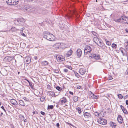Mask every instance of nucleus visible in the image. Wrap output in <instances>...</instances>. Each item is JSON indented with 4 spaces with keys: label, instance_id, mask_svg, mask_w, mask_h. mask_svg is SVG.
I'll list each match as a JSON object with an SVG mask.
<instances>
[{
    "label": "nucleus",
    "instance_id": "obj_24",
    "mask_svg": "<svg viewBox=\"0 0 128 128\" xmlns=\"http://www.w3.org/2000/svg\"><path fill=\"white\" fill-rule=\"evenodd\" d=\"M19 104L21 106H25V104L24 102L22 100H20L19 101Z\"/></svg>",
    "mask_w": 128,
    "mask_h": 128
},
{
    "label": "nucleus",
    "instance_id": "obj_11",
    "mask_svg": "<svg viewBox=\"0 0 128 128\" xmlns=\"http://www.w3.org/2000/svg\"><path fill=\"white\" fill-rule=\"evenodd\" d=\"M60 104L61 105H63V104H65L68 102L66 98L64 97L60 98Z\"/></svg>",
    "mask_w": 128,
    "mask_h": 128
},
{
    "label": "nucleus",
    "instance_id": "obj_59",
    "mask_svg": "<svg viewBox=\"0 0 128 128\" xmlns=\"http://www.w3.org/2000/svg\"><path fill=\"white\" fill-rule=\"evenodd\" d=\"M3 114V113L2 112H1L0 114L1 115V116H2Z\"/></svg>",
    "mask_w": 128,
    "mask_h": 128
},
{
    "label": "nucleus",
    "instance_id": "obj_31",
    "mask_svg": "<svg viewBox=\"0 0 128 128\" xmlns=\"http://www.w3.org/2000/svg\"><path fill=\"white\" fill-rule=\"evenodd\" d=\"M25 80H26L28 82V83L29 84V85H30V87L32 89H33V86H32V83H31L27 79H25Z\"/></svg>",
    "mask_w": 128,
    "mask_h": 128
},
{
    "label": "nucleus",
    "instance_id": "obj_13",
    "mask_svg": "<svg viewBox=\"0 0 128 128\" xmlns=\"http://www.w3.org/2000/svg\"><path fill=\"white\" fill-rule=\"evenodd\" d=\"M122 23L128 24V18L126 16H122Z\"/></svg>",
    "mask_w": 128,
    "mask_h": 128
},
{
    "label": "nucleus",
    "instance_id": "obj_63",
    "mask_svg": "<svg viewBox=\"0 0 128 128\" xmlns=\"http://www.w3.org/2000/svg\"><path fill=\"white\" fill-rule=\"evenodd\" d=\"M65 106H68V105L67 104H65Z\"/></svg>",
    "mask_w": 128,
    "mask_h": 128
},
{
    "label": "nucleus",
    "instance_id": "obj_1",
    "mask_svg": "<svg viewBox=\"0 0 128 128\" xmlns=\"http://www.w3.org/2000/svg\"><path fill=\"white\" fill-rule=\"evenodd\" d=\"M44 37L46 39L51 41H54L56 40V38L55 36L50 32L45 33Z\"/></svg>",
    "mask_w": 128,
    "mask_h": 128
},
{
    "label": "nucleus",
    "instance_id": "obj_56",
    "mask_svg": "<svg viewBox=\"0 0 128 128\" xmlns=\"http://www.w3.org/2000/svg\"><path fill=\"white\" fill-rule=\"evenodd\" d=\"M28 2H30L32 1L33 0H26Z\"/></svg>",
    "mask_w": 128,
    "mask_h": 128
},
{
    "label": "nucleus",
    "instance_id": "obj_27",
    "mask_svg": "<svg viewBox=\"0 0 128 128\" xmlns=\"http://www.w3.org/2000/svg\"><path fill=\"white\" fill-rule=\"evenodd\" d=\"M74 74L75 76L77 78H79L80 77L81 78H82V76H81L77 72H74Z\"/></svg>",
    "mask_w": 128,
    "mask_h": 128
},
{
    "label": "nucleus",
    "instance_id": "obj_20",
    "mask_svg": "<svg viewBox=\"0 0 128 128\" xmlns=\"http://www.w3.org/2000/svg\"><path fill=\"white\" fill-rule=\"evenodd\" d=\"M114 21L117 22L122 23V17L119 19L114 18Z\"/></svg>",
    "mask_w": 128,
    "mask_h": 128
},
{
    "label": "nucleus",
    "instance_id": "obj_40",
    "mask_svg": "<svg viewBox=\"0 0 128 128\" xmlns=\"http://www.w3.org/2000/svg\"><path fill=\"white\" fill-rule=\"evenodd\" d=\"M94 113V114L96 116H99V113L98 112H95Z\"/></svg>",
    "mask_w": 128,
    "mask_h": 128
},
{
    "label": "nucleus",
    "instance_id": "obj_26",
    "mask_svg": "<svg viewBox=\"0 0 128 128\" xmlns=\"http://www.w3.org/2000/svg\"><path fill=\"white\" fill-rule=\"evenodd\" d=\"M110 124L111 126L112 127H114V128H115L116 126V124L113 122H110Z\"/></svg>",
    "mask_w": 128,
    "mask_h": 128
},
{
    "label": "nucleus",
    "instance_id": "obj_34",
    "mask_svg": "<svg viewBox=\"0 0 128 128\" xmlns=\"http://www.w3.org/2000/svg\"><path fill=\"white\" fill-rule=\"evenodd\" d=\"M56 88L57 90L59 91H60L62 90V88L59 86H57Z\"/></svg>",
    "mask_w": 128,
    "mask_h": 128
},
{
    "label": "nucleus",
    "instance_id": "obj_44",
    "mask_svg": "<svg viewBox=\"0 0 128 128\" xmlns=\"http://www.w3.org/2000/svg\"><path fill=\"white\" fill-rule=\"evenodd\" d=\"M40 113L42 114L43 115H44L45 114V113L42 111H41L40 112Z\"/></svg>",
    "mask_w": 128,
    "mask_h": 128
},
{
    "label": "nucleus",
    "instance_id": "obj_23",
    "mask_svg": "<svg viewBox=\"0 0 128 128\" xmlns=\"http://www.w3.org/2000/svg\"><path fill=\"white\" fill-rule=\"evenodd\" d=\"M17 9L18 10H20L23 8L24 6L22 4L18 5L16 6Z\"/></svg>",
    "mask_w": 128,
    "mask_h": 128
},
{
    "label": "nucleus",
    "instance_id": "obj_5",
    "mask_svg": "<svg viewBox=\"0 0 128 128\" xmlns=\"http://www.w3.org/2000/svg\"><path fill=\"white\" fill-rule=\"evenodd\" d=\"M87 72L86 69L84 67L80 68L79 70V73L82 76L86 74Z\"/></svg>",
    "mask_w": 128,
    "mask_h": 128
},
{
    "label": "nucleus",
    "instance_id": "obj_15",
    "mask_svg": "<svg viewBox=\"0 0 128 128\" xmlns=\"http://www.w3.org/2000/svg\"><path fill=\"white\" fill-rule=\"evenodd\" d=\"M120 108L122 109V110L123 112L125 114H128V112L127 110L122 105L120 106Z\"/></svg>",
    "mask_w": 128,
    "mask_h": 128
},
{
    "label": "nucleus",
    "instance_id": "obj_48",
    "mask_svg": "<svg viewBox=\"0 0 128 128\" xmlns=\"http://www.w3.org/2000/svg\"><path fill=\"white\" fill-rule=\"evenodd\" d=\"M1 108L5 112H6V111L5 109L4 108V106H2L1 107Z\"/></svg>",
    "mask_w": 128,
    "mask_h": 128
},
{
    "label": "nucleus",
    "instance_id": "obj_57",
    "mask_svg": "<svg viewBox=\"0 0 128 128\" xmlns=\"http://www.w3.org/2000/svg\"><path fill=\"white\" fill-rule=\"evenodd\" d=\"M126 72L127 74H128V68L127 70H126Z\"/></svg>",
    "mask_w": 128,
    "mask_h": 128
},
{
    "label": "nucleus",
    "instance_id": "obj_10",
    "mask_svg": "<svg viewBox=\"0 0 128 128\" xmlns=\"http://www.w3.org/2000/svg\"><path fill=\"white\" fill-rule=\"evenodd\" d=\"M89 56L92 58H94L96 60H99L100 58V56L95 54H90L89 55Z\"/></svg>",
    "mask_w": 128,
    "mask_h": 128
},
{
    "label": "nucleus",
    "instance_id": "obj_35",
    "mask_svg": "<svg viewBox=\"0 0 128 128\" xmlns=\"http://www.w3.org/2000/svg\"><path fill=\"white\" fill-rule=\"evenodd\" d=\"M11 30L12 32H15L16 31V29L15 27H13L11 28Z\"/></svg>",
    "mask_w": 128,
    "mask_h": 128
},
{
    "label": "nucleus",
    "instance_id": "obj_64",
    "mask_svg": "<svg viewBox=\"0 0 128 128\" xmlns=\"http://www.w3.org/2000/svg\"><path fill=\"white\" fill-rule=\"evenodd\" d=\"M127 107L128 108V105L127 106Z\"/></svg>",
    "mask_w": 128,
    "mask_h": 128
},
{
    "label": "nucleus",
    "instance_id": "obj_39",
    "mask_svg": "<svg viewBox=\"0 0 128 128\" xmlns=\"http://www.w3.org/2000/svg\"><path fill=\"white\" fill-rule=\"evenodd\" d=\"M54 106L52 105H51L48 106V108L49 109H52L53 108Z\"/></svg>",
    "mask_w": 128,
    "mask_h": 128
},
{
    "label": "nucleus",
    "instance_id": "obj_3",
    "mask_svg": "<svg viewBox=\"0 0 128 128\" xmlns=\"http://www.w3.org/2000/svg\"><path fill=\"white\" fill-rule=\"evenodd\" d=\"M18 1L19 0H6V2L8 5H12L18 4Z\"/></svg>",
    "mask_w": 128,
    "mask_h": 128
},
{
    "label": "nucleus",
    "instance_id": "obj_7",
    "mask_svg": "<svg viewBox=\"0 0 128 128\" xmlns=\"http://www.w3.org/2000/svg\"><path fill=\"white\" fill-rule=\"evenodd\" d=\"M98 122L100 124L103 125L106 124L107 123V120L103 118H100L98 120Z\"/></svg>",
    "mask_w": 128,
    "mask_h": 128
},
{
    "label": "nucleus",
    "instance_id": "obj_25",
    "mask_svg": "<svg viewBox=\"0 0 128 128\" xmlns=\"http://www.w3.org/2000/svg\"><path fill=\"white\" fill-rule=\"evenodd\" d=\"M72 99H73V101L74 102H77L78 101V98L77 96H74L73 97Z\"/></svg>",
    "mask_w": 128,
    "mask_h": 128
},
{
    "label": "nucleus",
    "instance_id": "obj_32",
    "mask_svg": "<svg viewBox=\"0 0 128 128\" xmlns=\"http://www.w3.org/2000/svg\"><path fill=\"white\" fill-rule=\"evenodd\" d=\"M112 47L113 48H116L117 47V45L114 43H113L112 45Z\"/></svg>",
    "mask_w": 128,
    "mask_h": 128
},
{
    "label": "nucleus",
    "instance_id": "obj_30",
    "mask_svg": "<svg viewBox=\"0 0 128 128\" xmlns=\"http://www.w3.org/2000/svg\"><path fill=\"white\" fill-rule=\"evenodd\" d=\"M117 96L118 98L120 100L122 99L123 98V96L121 94H118L117 95Z\"/></svg>",
    "mask_w": 128,
    "mask_h": 128
},
{
    "label": "nucleus",
    "instance_id": "obj_2",
    "mask_svg": "<svg viewBox=\"0 0 128 128\" xmlns=\"http://www.w3.org/2000/svg\"><path fill=\"white\" fill-rule=\"evenodd\" d=\"M93 40L95 43L100 47L103 49H105L106 46L101 40L96 38L94 37Z\"/></svg>",
    "mask_w": 128,
    "mask_h": 128
},
{
    "label": "nucleus",
    "instance_id": "obj_55",
    "mask_svg": "<svg viewBox=\"0 0 128 128\" xmlns=\"http://www.w3.org/2000/svg\"><path fill=\"white\" fill-rule=\"evenodd\" d=\"M125 43L128 44V41L127 40H126L125 41Z\"/></svg>",
    "mask_w": 128,
    "mask_h": 128
},
{
    "label": "nucleus",
    "instance_id": "obj_61",
    "mask_svg": "<svg viewBox=\"0 0 128 128\" xmlns=\"http://www.w3.org/2000/svg\"><path fill=\"white\" fill-rule=\"evenodd\" d=\"M105 41L106 42V41H106V40H107L106 39H105Z\"/></svg>",
    "mask_w": 128,
    "mask_h": 128
},
{
    "label": "nucleus",
    "instance_id": "obj_12",
    "mask_svg": "<svg viewBox=\"0 0 128 128\" xmlns=\"http://www.w3.org/2000/svg\"><path fill=\"white\" fill-rule=\"evenodd\" d=\"M13 60V59L11 57L8 56L4 58V61L6 62H9Z\"/></svg>",
    "mask_w": 128,
    "mask_h": 128
},
{
    "label": "nucleus",
    "instance_id": "obj_47",
    "mask_svg": "<svg viewBox=\"0 0 128 128\" xmlns=\"http://www.w3.org/2000/svg\"><path fill=\"white\" fill-rule=\"evenodd\" d=\"M124 50V49H123L122 50H121V52L122 53V54L123 55H124V50Z\"/></svg>",
    "mask_w": 128,
    "mask_h": 128
},
{
    "label": "nucleus",
    "instance_id": "obj_16",
    "mask_svg": "<svg viewBox=\"0 0 128 128\" xmlns=\"http://www.w3.org/2000/svg\"><path fill=\"white\" fill-rule=\"evenodd\" d=\"M76 54L78 57H80L82 55V51L80 49H78L76 51Z\"/></svg>",
    "mask_w": 128,
    "mask_h": 128
},
{
    "label": "nucleus",
    "instance_id": "obj_14",
    "mask_svg": "<svg viewBox=\"0 0 128 128\" xmlns=\"http://www.w3.org/2000/svg\"><path fill=\"white\" fill-rule=\"evenodd\" d=\"M117 120L120 124H122L124 122L123 118L121 115H119L117 118Z\"/></svg>",
    "mask_w": 128,
    "mask_h": 128
},
{
    "label": "nucleus",
    "instance_id": "obj_18",
    "mask_svg": "<svg viewBox=\"0 0 128 128\" xmlns=\"http://www.w3.org/2000/svg\"><path fill=\"white\" fill-rule=\"evenodd\" d=\"M48 93L50 96H52V97L56 96L54 92L52 91H48Z\"/></svg>",
    "mask_w": 128,
    "mask_h": 128
},
{
    "label": "nucleus",
    "instance_id": "obj_22",
    "mask_svg": "<svg viewBox=\"0 0 128 128\" xmlns=\"http://www.w3.org/2000/svg\"><path fill=\"white\" fill-rule=\"evenodd\" d=\"M76 111L78 112V113L80 114L82 112V109L80 107H78L76 108Z\"/></svg>",
    "mask_w": 128,
    "mask_h": 128
},
{
    "label": "nucleus",
    "instance_id": "obj_58",
    "mask_svg": "<svg viewBox=\"0 0 128 128\" xmlns=\"http://www.w3.org/2000/svg\"><path fill=\"white\" fill-rule=\"evenodd\" d=\"M38 58L36 56L34 57V59H35V60H36Z\"/></svg>",
    "mask_w": 128,
    "mask_h": 128
},
{
    "label": "nucleus",
    "instance_id": "obj_28",
    "mask_svg": "<svg viewBox=\"0 0 128 128\" xmlns=\"http://www.w3.org/2000/svg\"><path fill=\"white\" fill-rule=\"evenodd\" d=\"M31 61L30 58V57H28L26 58V61L28 62V64L30 63L31 62Z\"/></svg>",
    "mask_w": 128,
    "mask_h": 128
},
{
    "label": "nucleus",
    "instance_id": "obj_51",
    "mask_svg": "<svg viewBox=\"0 0 128 128\" xmlns=\"http://www.w3.org/2000/svg\"><path fill=\"white\" fill-rule=\"evenodd\" d=\"M69 93L72 95H73L74 94L73 92L71 91L69 92Z\"/></svg>",
    "mask_w": 128,
    "mask_h": 128
},
{
    "label": "nucleus",
    "instance_id": "obj_36",
    "mask_svg": "<svg viewBox=\"0 0 128 128\" xmlns=\"http://www.w3.org/2000/svg\"><path fill=\"white\" fill-rule=\"evenodd\" d=\"M106 44L108 46H110L111 44V42L108 40L106 41Z\"/></svg>",
    "mask_w": 128,
    "mask_h": 128
},
{
    "label": "nucleus",
    "instance_id": "obj_17",
    "mask_svg": "<svg viewBox=\"0 0 128 128\" xmlns=\"http://www.w3.org/2000/svg\"><path fill=\"white\" fill-rule=\"evenodd\" d=\"M10 102L12 104L15 106L17 105L18 104L16 100L14 99L10 100Z\"/></svg>",
    "mask_w": 128,
    "mask_h": 128
},
{
    "label": "nucleus",
    "instance_id": "obj_62",
    "mask_svg": "<svg viewBox=\"0 0 128 128\" xmlns=\"http://www.w3.org/2000/svg\"><path fill=\"white\" fill-rule=\"evenodd\" d=\"M20 73V72H18V74H19Z\"/></svg>",
    "mask_w": 128,
    "mask_h": 128
},
{
    "label": "nucleus",
    "instance_id": "obj_21",
    "mask_svg": "<svg viewBox=\"0 0 128 128\" xmlns=\"http://www.w3.org/2000/svg\"><path fill=\"white\" fill-rule=\"evenodd\" d=\"M48 63L47 61H44L41 62V64L42 66H46L48 65Z\"/></svg>",
    "mask_w": 128,
    "mask_h": 128
},
{
    "label": "nucleus",
    "instance_id": "obj_4",
    "mask_svg": "<svg viewBox=\"0 0 128 128\" xmlns=\"http://www.w3.org/2000/svg\"><path fill=\"white\" fill-rule=\"evenodd\" d=\"M63 45V43L58 42L55 44L53 45V46L55 50H57L58 49L62 48L63 47L62 46Z\"/></svg>",
    "mask_w": 128,
    "mask_h": 128
},
{
    "label": "nucleus",
    "instance_id": "obj_45",
    "mask_svg": "<svg viewBox=\"0 0 128 128\" xmlns=\"http://www.w3.org/2000/svg\"><path fill=\"white\" fill-rule=\"evenodd\" d=\"M64 71L65 72H68V70L66 69H64Z\"/></svg>",
    "mask_w": 128,
    "mask_h": 128
},
{
    "label": "nucleus",
    "instance_id": "obj_33",
    "mask_svg": "<svg viewBox=\"0 0 128 128\" xmlns=\"http://www.w3.org/2000/svg\"><path fill=\"white\" fill-rule=\"evenodd\" d=\"M40 100L41 102H44L45 101V98L44 96H42L40 98Z\"/></svg>",
    "mask_w": 128,
    "mask_h": 128
},
{
    "label": "nucleus",
    "instance_id": "obj_49",
    "mask_svg": "<svg viewBox=\"0 0 128 128\" xmlns=\"http://www.w3.org/2000/svg\"><path fill=\"white\" fill-rule=\"evenodd\" d=\"M56 126L58 128H59V126H60L59 124L58 123H57L56 124Z\"/></svg>",
    "mask_w": 128,
    "mask_h": 128
},
{
    "label": "nucleus",
    "instance_id": "obj_50",
    "mask_svg": "<svg viewBox=\"0 0 128 128\" xmlns=\"http://www.w3.org/2000/svg\"><path fill=\"white\" fill-rule=\"evenodd\" d=\"M126 49L128 50V44L126 45Z\"/></svg>",
    "mask_w": 128,
    "mask_h": 128
},
{
    "label": "nucleus",
    "instance_id": "obj_41",
    "mask_svg": "<svg viewBox=\"0 0 128 128\" xmlns=\"http://www.w3.org/2000/svg\"><path fill=\"white\" fill-rule=\"evenodd\" d=\"M112 76H108V80H111L112 79Z\"/></svg>",
    "mask_w": 128,
    "mask_h": 128
},
{
    "label": "nucleus",
    "instance_id": "obj_53",
    "mask_svg": "<svg viewBox=\"0 0 128 128\" xmlns=\"http://www.w3.org/2000/svg\"><path fill=\"white\" fill-rule=\"evenodd\" d=\"M125 31L126 32L128 33V29L126 28L125 29Z\"/></svg>",
    "mask_w": 128,
    "mask_h": 128
},
{
    "label": "nucleus",
    "instance_id": "obj_8",
    "mask_svg": "<svg viewBox=\"0 0 128 128\" xmlns=\"http://www.w3.org/2000/svg\"><path fill=\"white\" fill-rule=\"evenodd\" d=\"M84 115L85 119L86 120L85 121H88L89 119L91 117V114L89 112H84Z\"/></svg>",
    "mask_w": 128,
    "mask_h": 128
},
{
    "label": "nucleus",
    "instance_id": "obj_9",
    "mask_svg": "<svg viewBox=\"0 0 128 128\" xmlns=\"http://www.w3.org/2000/svg\"><path fill=\"white\" fill-rule=\"evenodd\" d=\"M84 52L86 54L90 53L92 51V49L90 46H87L84 49Z\"/></svg>",
    "mask_w": 128,
    "mask_h": 128
},
{
    "label": "nucleus",
    "instance_id": "obj_42",
    "mask_svg": "<svg viewBox=\"0 0 128 128\" xmlns=\"http://www.w3.org/2000/svg\"><path fill=\"white\" fill-rule=\"evenodd\" d=\"M47 88L48 89L51 90V87L49 84H48L47 86Z\"/></svg>",
    "mask_w": 128,
    "mask_h": 128
},
{
    "label": "nucleus",
    "instance_id": "obj_37",
    "mask_svg": "<svg viewBox=\"0 0 128 128\" xmlns=\"http://www.w3.org/2000/svg\"><path fill=\"white\" fill-rule=\"evenodd\" d=\"M23 99L24 100L25 102L27 101L28 102H29L30 101L26 97H24Z\"/></svg>",
    "mask_w": 128,
    "mask_h": 128
},
{
    "label": "nucleus",
    "instance_id": "obj_19",
    "mask_svg": "<svg viewBox=\"0 0 128 128\" xmlns=\"http://www.w3.org/2000/svg\"><path fill=\"white\" fill-rule=\"evenodd\" d=\"M72 50L71 49L68 51L66 54V57H68L70 56L72 54Z\"/></svg>",
    "mask_w": 128,
    "mask_h": 128
},
{
    "label": "nucleus",
    "instance_id": "obj_29",
    "mask_svg": "<svg viewBox=\"0 0 128 128\" xmlns=\"http://www.w3.org/2000/svg\"><path fill=\"white\" fill-rule=\"evenodd\" d=\"M98 117L100 118L104 116V114L103 112H101L99 113Z\"/></svg>",
    "mask_w": 128,
    "mask_h": 128
},
{
    "label": "nucleus",
    "instance_id": "obj_52",
    "mask_svg": "<svg viewBox=\"0 0 128 128\" xmlns=\"http://www.w3.org/2000/svg\"><path fill=\"white\" fill-rule=\"evenodd\" d=\"M126 105H128V100H126Z\"/></svg>",
    "mask_w": 128,
    "mask_h": 128
},
{
    "label": "nucleus",
    "instance_id": "obj_43",
    "mask_svg": "<svg viewBox=\"0 0 128 128\" xmlns=\"http://www.w3.org/2000/svg\"><path fill=\"white\" fill-rule=\"evenodd\" d=\"M66 67L71 70H72V67L71 66H66Z\"/></svg>",
    "mask_w": 128,
    "mask_h": 128
},
{
    "label": "nucleus",
    "instance_id": "obj_38",
    "mask_svg": "<svg viewBox=\"0 0 128 128\" xmlns=\"http://www.w3.org/2000/svg\"><path fill=\"white\" fill-rule=\"evenodd\" d=\"M54 72L56 73H59V70H54Z\"/></svg>",
    "mask_w": 128,
    "mask_h": 128
},
{
    "label": "nucleus",
    "instance_id": "obj_6",
    "mask_svg": "<svg viewBox=\"0 0 128 128\" xmlns=\"http://www.w3.org/2000/svg\"><path fill=\"white\" fill-rule=\"evenodd\" d=\"M56 57V59L58 62L63 61L65 60V57L62 55H57Z\"/></svg>",
    "mask_w": 128,
    "mask_h": 128
},
{
    "label": "nucleus",
    "instance_id": "obj_46",
    "mask_svg": "<svg viewBox=\"0 0 128 128\" xmlns=\"http://www.w3.org/2000/svg\"><path fill=\"white\" fill-rule=\"evenodd\" d=\"M21 35L24 37H25L26 36L25 34L23 32L21 33Z\"/></svg>",
    "mask_w": 128,
    "mask_h": 128
},
{
    "label": "nucleus",
    "instance_id": "obj_54",
    "mask_svg": "<svg viewBox=\"0 0 128 128\" xmlns=\"http://www.w3.org/2000/svg\"><path fill=\"white\" fill-rule=\"evenodd\" d=\"M28 121L26 119H25L24 120V122H26Z\"/></svg>",
    "mask_w": 128,
    "mask_h": 128
},
{
    "label": "nucleus",
    "instance_id": "obj_60",
    "mask_svg": "<svg viewBox=\"0 0 128 128\" xmlns=\"http://www.w3.org/2000/svg\"><path fill=\"white\" fill-rule=\"evenodd\" d=\"M2 104L1 102H0V106Z\"/></svg>",
    "mask_w": 128,
    "mask_h": 128
}]
</instances>
